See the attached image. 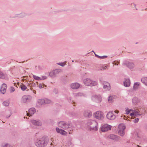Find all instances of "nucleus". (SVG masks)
I'll use <instances>...</instances> for the list:
<instances>
[{"label":"nucleus","instance_id":"nucleus-1","mask_svg":"<svg viewBox=\"0 0 147 147\" xmlns=\"http://www.w3.org/2000/svg\"><path fill=\"white\" fill-rule=\"evenodd\" d=\"M58 126L65 130L68 129V131H73L72 125L71 122L66 123L64 121H61L58 123Z\"/></svg>","mask_w":147,"mask_h":147},{"label":"nucleus","instance_id":"nucleus-2","mask_svg":"<svg viewBox=\"0 0 147 147\" xmlns=\"http://www.w3.org/2000/svg\"><path fill=\"white\" fill-rule=\"evenodd\" d=\"M88 129L90 130H94L96 131L97 130V122L94 120H88L86 124Z\"/></svg>","mask_w":147,"mask_h":147},{"label":"nucleus","instance_id":"nucleus-3","mask_svg":"<svg viewBox=\"0 0 147 147\" xmlns=\"http://www.w3.org/2000/svg\"><path fill=\"white\" fill-rule=\"evenodd\" d=\"M48 141L49 140L47 138L43 137L40 140H36L35 145L38 147H44L47 145Z\"/></svg>","mask_w":147,"mask_h":147},{"label":"nucleus","instance_id":"nucleus-4","mask_svg":"<svg viewBox=\"0 0 147 147\" xmlns=\"http://www.w3.org/2000/svg\"><path fill=\"white\" fill-rule=\"evenodd\" d=\"M83 82L86 86H91L96 85L97 84L96 82L93 81L89 78L84 79L83 80Z\"/></svg>","mask_w":147,"mask_h":147},{"label":"nucleus","instance_id":"nucleus-5","mask_svg":"<svg viewBox=\"0 0 147 147\" xmlns=\"http://www.w3.org/2000/svg\"><path fill=\"white\" fill-rule=\"evenodd\" d=\"M125 128V126L123 124H119L118 127V132L119 135L123 136L125 134L124 130Z\"/></svg>","mask_w":147,"mask_h":147},{"label":"nucleus","instance_id":"nucleus-6","mask_svg":"<svg viewBox=\"0 0 147 147\" xmlns=\"http://www.w3.org/2000/svg\"><path fill=\"white\" fill-rule=\"evenodd\" d=\"M61 70L60 69H55L53 70L49 73V76L52 78H55L60 72Z\"/></svg>","mask_w":147,"mask_h":147},{"label":"nucleus","instance_id":"nucleus-7","mask_svg":"<svg viewBox=\"0 0 147 147\" xmlns=\"http://www.w3.org/2000/svg\"><path fill=\"white\" fill-rule=\"evenodd\" d=\"M103 114L102 112L98 111L95 113V117L99 120H102L104 118Z\"/></svg>","mask_w":147,"mask_h":147},{"label":"nucleus","instance_id":"nucleus-8","mask_svg":"<svg viewBox=\"0 0 147 147\" xmlns=\"http://www.w3.org/2000/svg\"><path fill=\"white\" fill-rule=\"evenodd\" d=\"M92 98L93 100L97 102H99L101 101V97L99 95L92 96Z\"/></svg>","mask_w":147,"mask_h":147},{"label":"nucleus","instance_id":"nucleus-9","mask_svg":"<svg viewBox=\"0 0 147 147\" xmlns=\"http://www.w3.org/2000/svg\"><path fill=\"white\" fill-rule=\"evenodd\" d=\"M111 126L107 124L105 125H103L101 129V131L102 132L107 131L109 130H110Z\"/></svg>","mask_w":147,"mask_h":147},{"label":"nucleus","instance_id":"nucleus-10","mask_svg":"<svg viewBox=\"0 0 147 147\" xmlns=\"http://www.w3.org/2000/svg\"><path fill=\"white\" fill-rule=\"evenodd\" d=\"M108 137L109 138L115 141H118L120 140V137L119 136L113 134H110Z\"/></svg>","mask_w":147,"mask_h":147},{"label":"nucleus","instance_id":"nucleus-11","mask_svg":"<svg viewBox=\"0 0 147 147\" xmlns=\"http://www.w3.org/2000/svg\"><path fill=\"white\" fill-rule=\"evenodd\" d=\"M123 64L125 65L127 67L130 69H132L134 66V64L132 62L127 61L123 63Z\"/></svg>","mask_w":147,"mask_h":147},{"label":"nucleus","instance_id":"nucleus-12","mask_svg":"<svg viewBox=\"0 0 147 147\" xmlns=\"http://www.w3.org/2000/svg\"><path fill=\"white\" fill-rule=\"evenodd\" d=\"M31 122L32 124L36 125L41 126L42 125V123L41 121L39 120L32 119Z\"/></svg>","mask_w":147,"mask_h":147},{"label":"nucleus","instance_id":"nucleus-13","mask_svg":"<svg viewBox=\"0 0 147 147\" xmlns=\"http://www.w3.org/2000/svg\"><path fill=\"white\" fill-rule=\"evenodd\" d=\"M7 86L6 84L3 83L1 86L0 89V92L2 94H4L6 91Z\"/></svg>","mask_w":147,"mask_h":147},{"label":"nucleus","instance_id":"nucleus-14","mask_svg":"<svg viewBox=\"0 0 147 147\" xmlns=\"http://www.w3.org/2000/svg\"><path fill=\"white\" fill-rule=\"evenodd\" d=\"M107 118L111 120H113L115 119V116L113 115L112 112H109L107 115Z\"/></svg>","mask_w":147,"mask_h":147},{"label":"nucleus","instance_id":"nucleus-15","mask_svg":"<svg viewBox=\"0 0 147 147\" xmlns=\"http://www.w3.org/2000/svg\"><path fill=\"white\" fill-rule=\"evenodd\" d=\"M104 88L106 90H109L111 89L110 84L108 82H105L103 83Z\"/></svg>","mask_w":147,"mask_h":147},{"label":"nucleus","instance_id":"nucleus-16","mask_svg":"<svg viewBox=\"0 0 147 147\" xmlns=\"http://www.w3.org/2000/svg\"><path fill=\"white\" fill-rule=\"evenodd\" d=\"M84 115L85 117H90L92 116V113L89 110H86L84 111Z\"/></svg>","mask_w":147,"mask_h":147},{"label":"nucleus","instance_id":"nucleus-17","mask_svg":"<svg viewBox=\"0 0 147 147\" xmlns=\"http://www.w3.org/2000/svg\"><path fill=\"white\" fill-rule=\"evenodd\" d=\"M123 84L124 86L128 87L130 85V81L129 79L125 78V80L123 82Z\"/></svg>","mask_w":147,"mask_h":147},{"label":"nucleus","instance_id":"nucleus-18","mask_svg":"<svg viewBox=\"0 0 147 147\" xmlns=\"http://www.w3.org/2000/svg\"><path fill=\"white\" fill-rule=\"evenodd\" d=\"M80 84L77 83H73L71 84V87L74 89H78L80 87Z\"/></svg>","mask_w":147,"mask_h":147},{"label":"nucleus","instance_id":"nucleus-19","mask_svg":"<svg viewBox=\"0 0 147 147\" xmlns=\"http://www.w3.org/2000/svg\"><path fill=\"white\" fill-rule=\"evenodd\" d=\"M28 111L29 113H27V116H29L30 115L31 116L35 113V109L34 108H31Z\"/></svg>","mask_w":147,"mask_h":147},{"label":"nucleus","instance_id":"nucleus-20","mask_svg":"<svg viewBox=\"0 0 147 147\" xmlns=\"http://www.w3.org/2000/svg\"><path fill=\"white\" fill-rule=\"evenodd\" d=\"M132 102L134 104L136 105L140 102V100L138 98L135 97L132 98Z\"/></svg>","mask_w":147,"mask_h":147},{"label":"nucleus","instance_id":"nucleus-21","mask_svg":"<svg viewBox=\"0 0 147 147\" xmlns=\"http://www.w3.org/2000/svg\"><path fill=\"white\" fill-rule=\"evenodd\" d=\"M140 85V83L139 82H135L134 83L133 87V89L135 90L138 89L139 86Z\"/></svg>","mask_w":147,"mask_h":147},{"label":"nucleus","instance_id":"nucleus-22","mask_svg":"<svg viewBox=\"0 0 147 147\" xmlns=\"http://www.w3.org/2000/svg\"><path fill=\"white\" fill-rule=\"evenodd\" d=\"M142 82L147 86V77H143L141 79Z\"/></svg>","mask_w":147,"mask_h":147},{"label":"nucleus","instance_id":"nucleus-23","mask_svg":"<svg viewBox=\"0 0 147 147\" xmlns=\"http://www.w3.org/2000/svg\"><path fill=\"white\" fill-rule=\"evenodd\" d=\"M6 76V74H4L2 72L0 71V78L5 79Z\"/></svg>","mask_w":147,"mask_h":147},{"label":"nucleus","instance_id":"nucleus-24","mask_svg":"<svg viewBox=\"0 0 147 147\" xmlns=\"http://www.w3.org/2000/svg\"><path fill=\"white\" fill-rule=\"evenodd\" d=\"M1 147H12V146L9 144L8 143H4L2 144Z\"/></svg>","mask_w":147,"mask_h":147},{"label":"nucleus","instance_id":"nucleus-25","mask_svg":"<svg viewBox=\"0 0 147 147\" xmlns=\"http://www.w3.org/2000/svg\"><path fill=\"white\" fill-rule=\"evenodd\" d=\"M28 99V98L27 96H24L22 97V101L24 102H26Z\"/></svg>","mask_w":147,"mask_h":147},{"label":"nucleus","instance_id":"nucleus-26","mask_svg":"<svg viewBox=\"0 0 147 147\" xmlns=\"http://www.w3.org/2000/svg\"><path fill=\"white\" fill-rule=\"evenodd\" d=\"M44 99H39L38 100V102L40 105H44Z\"/></svg>","mask_w":147,"mask_h":147},{"label":"nucleus","instance_id":"nucleus-27","mask_svg":"<svg viewBox=\"0 0 147 147\" xmlns=\"http://www.w3.org/2000/svg\"><path fill=\"white\" fill-rule=\"evenodd\" d=\"M134 112L135 113V116L137 115H141L142 114H140L141 112L138 110H134Z\"/></svg>","mask_w":147,"mask_h":147},{"label":"nucleus","instance_id":"nucleus-28","mask_svg":"<svg viewBox=\"0 0 147 147\" xmlns=\"http://www.w3.org/2000/svg\"><path fill=\"white\" fill-rule=\"evenodd\" d=\"M20 88L21 90L23 91L25 90L27 88V87L25 85L23 84H22L20 85Z\"/></svg>","mask_w":147,"mask_h":147},{"label":"nucleus","instance_id":"nucleus-29","mask_svg":"<svg viewBox=\"0 0 147 147\" xmlns=\"http://www.w3.org/2000/svg\"><path fill=\"white\" fill-rule=\"evenodd\" d=\"M94 54L95 55V56L99 58H100L101 59H104L106 58H107V56H100L97 55H96V54H95V53H94Z\"/></svg>","mask_w":147,"mask_h":147},{"label":"nucleus","instance_id":"nucleus-30","mask_svg":"<svg viewBox=\"0 0 147 147\" xmlns=\"http://www.w3.org/2000/svg\"><path fill=\"white\" fill-rule=\"evenodd\" d=\"M108 101L109 102L111 103L113 101V96H111L109 97L108 98Z\"/></svg>","mask_w":147,"mask_h":147},{"label":"nucleus","instance_id":"nucleus-31","mask_svg":"<svg viewBox=\"0 0 147 147\" xmlns=\"http://www.w3.org/2000/svg\"><path fill=\"white\" fill-rule=\"evenodd\" d=\"M33 77L35 80H42V78H41L39 77L34 75H33Z\"/></svg>","mask_w":147,"mask_h":147},{"label":"nucleus","instance_id":"nucleus-32","mask_svg":"<svg viewBox=\"0 0 147 147\" xmlns=\"http://www.w3.org/2000/svg\"><path fill=\"white\" fill-rule=\"evenodd\" d=\"M44 101L45 102L44 105L49 104L51 102V101L50 100L47 98L44 99Z\"/></svg>","mask_w":147,"mask_h":147},{"label":"nucleus","instance_id":"nucleus-33","mask_svg":"<svg viewBox=\"0 0 147 147\" xmlns=\"http://www.w3.org/2000/svg\"><path fill=\"white\" fill-rule=\"evenodd\" d=\"M9 104V101H4L3 103V105L5 106H8Z\"/></svg>","mask_w":147,"mask_h":147},{"label":"nucleus","instance_id":"nucleus-34","mask_svg":"<svg viewBox=\"0 0 147 147\" xmlns=\"http://www.w3.org/2000/svg\"><path fill=\"white\" fill-rule=\"evenodd\" d=\"M83 95V94L82 93H75V96H81Z\"/></svg>","mask_w":147,"mask_h":147},{"label":"nucleus","instance_id":"nucleus-35","mask_svg":"<svg viewBox=\"0 0 147 147\" xmlns=\"http://www.w3.org/2000/svg\"><path fill=\"white\" fill-rule=\"evenodd\" d=\"M56 131L59 133H61V131H62V129H59L58 127H57L56 129Z\"/></svg>","mask_w":147,"mask_h":147},{"label":"nucleus","instance_id":"nucleus-36","mask_svg":"<svg viewBox=\"0 0 147 147\" xmlns=\"http://www.w3.org/2000/svg\"><path fill=\"white\" fill-rule=\"evenodd\" d=\"M26 16V14L25 13H22L20 15L19 17L22 18Z\"/></svg>","mask_w":147,"mask_h":147},{"label":"nucleus","instance_id":"nucleus-37","mask_svg":"<svg viewBox=\"0 0 147 147\" xmlns=\"http://www.w3.org/2000/svg\"><path fill=\"white\" fill-rule=\"evenodd\" d=\"M37 86H38L39 88L40 89H41L42 88V85L41 84H38V82H37Z\"/></svg>","mask_w":147,"mask_h":147},{"label":"nucleus","instance_id":"nucleus-38","mask_svg":"<svg viewBox=\"0 0 147 147\" xmlns=\"http://www.w3.org/2000/svg\"><path fill=\"white\" fill-rule=\"evenodd\" d=\"M60 134H61L63 135H65L67 134V133L63 129H62V131H61Z\"/></svg>","mask_w":147,"mask_h":147},{"label":"nucleus","instance_id":"nucleus-39","mask_svg":"<svg viewBox=\"0 0 147 147\" xmlns=\"http://www.w3.org/2000/svg\"><path fill=\"white\" fill-rule=\"evenodd\" d=\"M15 91V89L13 87H11L10 88V91L11 92H13Z\"/></svg>","mask_w":147,"mask_h":147},{"label":"nucleus","instance_id":"nucleus-40","mask_svg":"<svg viewBox=\"0 0 147 147\" xmlns=\"http://www.w3.org/2000/svg\"><path fill=\"white\" fill-rule=\"evenodd\" d=\"M58 64L61 66L63 67L65 65V64L64 63H58Z\"/></svg>","mask_w":147,"mask_h":147},{"label":"nucleus","instance_id":"nucleus-41","mask_svg":"<svg viewBox=\"0 0 147 147\" xmlns=\"http://www.w3.org/2000/svg\"><path fill=\"white\" fill-rule=\"evenodd\" d=\"M139 121V119L138 118H137L134 120H133V121L135 123H137Z\"/></svg>","mask_w":147,"mask_h":147},{"label":"nucleus","instance_id":"nucleus-42","mask_svg":"<svg viewBox=\"0 0 147 147\" xmlns=\"http://www.w3.org/2000/svg\"><path fill=\"white\" fill-rule=\"evenodd\" d=\"M53 92L56 94L58 93V90L57 89L55 88L53 90Z\"/></svg>","mask_w":147,"mask_h":147},{"label":"nucleus","instance_id":"nucleus-43","mask_svg":"<svg viewBox=\"0 0 147 147\" xmlns=\"http://www.w3.org/2000/svg\"><path fill=\"white\" fill-rule=\"evenodd\" d=\"M130 115L132 117H134V116H135V113H134V112H132L131 113H130Z\"/></svg>","mask_w":147,"mask_h":147},{"label":"nucleus","instance_id":"nucleus-44","mask_svg":"<svg viewBox=\"0 0 147 147\" xmlns=\"http://www.w3.org/2000/svg\"><path fill=\"white\" fill-rule=\"evenodd\" d=\"M134 6V8L136 9L137 10V9L136 8V5L134 4V3H132L131 4V6Z\"/></svg>","mask_w":147,"mask_h":147},{"label":"nucleus","instance_id":"nucleus-45","mask_svg":"<svg viewBox=\"0 0 147 147\" xmlns=\"http://www.w3.org/2000/svg\"><path fill=\"white\" fill-rule=\"evenodd\" d=\"M41 78H42V80H44L46 79L47 78V77L46 76H42Z\"/></svg>","mask_w":147,"mask_h":147},{"label":"nucleus","instance_id":"nucleus-46","mask_svg":"<svg viewBox=\"0 0 147 147\" xmlns=\"http://www.w3.org/2000/svg\"><path fill=\"white\" fill-rule=\"evenodd\" d=\"M113 64L115 65H118V64H117V61H114L113 62Z\"/></svg>","mask_w":147,"mask_h":147},{"label":"nucleus","instance_id":"nucleus-47","mask_svg":"<svg viewBox=\"0 0 147 147\" xmlns=\"http://www.w3.org/2000/svg\"><path fill=\"white\" fill-rule=\"evenodd\" d=\"M102 68L103 69H107V66H105L104 67H102Z\"/></svg>","mask_w":147,"mask_h":147},{"label":"nucleus","instance_id":"nucleus-48","mask_svg":"<svg viewBox=\"0 0 147 147\" xmlns=\"http://www.w3.org/2000/svg\"><path fill=\"white\" fill-rule=\"evenodd\" d=\"M130 113V111H129V109H127V112L126 113L127 114H128L129 113Z\"/></svg>","mask_w":147,"mask_h":147},{"label":"nucleus","instance_id":"nucleus-49","mask_svg":"<svg viewBox=\"0 0 147 147\" xmlns=\"http://www.w3.org/2000/svg\"><path fill=\"white\" fill-rule=\"evenodd\" d=\"M135 135H136L137 138H139V136L138 135L137 133L135 134Z\"/></svg>","mask_w":147,"mask_h":147},{"label":"nucleus","instance_id":"nucleus-50","mask_svg":"<svg viewBox=\"0 0 147 147\" xmlns=\"http://www.w3.org/2000/svg\"><path fill=\"white\" fill-rule=\"evenodd\" d=\"M114 112L115 113H118L119 112V111L117 110L115 111H114Z\"/></svg>","mask_w":147,"mask_h":147},{"label":"nucleus","instance_id":"nucleus-51","mask_svg":"<svg viewBox=\"0 0 147 147\" xmlns=\"http://www.w3.org/2000/svg\"><path fill=\"white\" fill-rule=\"evenodd\" d=\"M129 111H130V112L131 111L134 112V110H132V109H130V110H129Z\"/></svg>","mask_w":147,"mask_h":147},{"label":"nucleus","instance_id":"nucleus-52","mask_svg":"<svg viewBox=\"0 0 147 147\" xmlns=\"http://www.w3.org/2000/svg\"><path fill=\"white\" fill-rule=\"evenodd\" d=\"M33 91L34 93L35 94H36V91L35 90H33Z\"/></svg>","mask_w":147,"mask_h":147},{"label":"nucleus","instance_id":"nucleus-53","mask_svg":"<svg viewBox=\"0 0 147 147\" xmlns=\"http://www.w3.org/2000/svg\"><path fill=\"white\" fill-rule=\"evenodd\" d=\"M100 70H102V69H102V67H101L100 69Z\"/></svg>","mask_w":147,"mask_h":147},{"label":"nucleus","instance_id":"nucleus-54","mask_svg":"<svg viewBox=\"0 0 147 147\" xmlns=\"http://www.w3.org/2000/svg\"><path fill=\"white\" fill-rule=\"evenodd\" d=\"M138 147H140V146L139 145H138Z\"/></svg>","mask_w":147,"mask_h":147},{"label":"nucleus","instance_id":"nucleus-55","mask_svg":"<svg viewBox=\"0 0 147 147\" xmlns=\"http://www.w3.org/2000/svg\"><path fill=\"white\" fill-rule=\"evenodd\" d=\"M70 100H71V98H70Z\"/></svg>","mask_w":147,"mask_h":147},{"label":"nucleus","instance_id":"nucleus-56","mask_svg":"<svg viewBox=\"0 0 147 147\" xmlns=\"http://www.w3.org/2000/svg\"><path fill=\"white\" fill-rule=\"evenodd\" d=\"M72 62H74V60H72Z\"/></svg>","mask_w":147,"mask_h":147},{"label":"nucleus","instance_id":"nucleus-57","mask_svg":"<svg viewBox=\"0 0 147 147\" xmlns=\"http://www.w3.org/2000/svg\"><path fill=\"white\" fill-rule=\"evenodd\" d=\"M92 52H94V51H92Z\"/></svg>","mask_w":147,"mask_h":147},{"label":"nucleus","instance_id":"nucleus-58","mask_svg":"<svg viewBox=\"0 0 147 147\" xmlns=\"http://www.w3.org/2000/svg\"><path fill=\"white\" fill-rule=\"evenodd\" d=\"M10 115H9V116L8 117H10Z\"/></svg>","mask_w":147,"mask_h":147},{"label":"nucleus","instance_id":"nucleus-59","mask_svg":"<svg viewBox=\"0 0 147 147\" xmlns=\"http://www.w3.org/2000/svg\"><path fill=\"white\" fill-rule=\"evenodd\" d=\"M118 63H119V62H118Z\"/></svg>","mask_w":147,"mask_h":147},{"label":"nucleus","instance_id":"nucleus-60","mask_svg":"<svg viewBox=\"0 0 147 147\" xmlns=\"http://www.w3.org/2000/svg\"><path fill=\"white\" fill-rule=\"evenodd\" d=\"M140 147H141V146H140Z\"/></svg>","mask_w":147,"mask_h":147}]
</instances>
